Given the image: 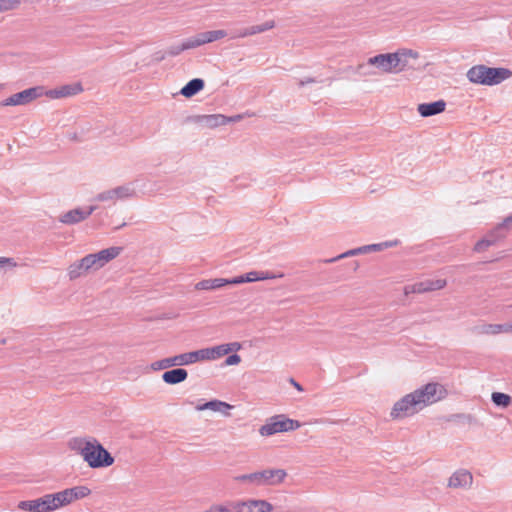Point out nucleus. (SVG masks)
<instances>
[{
    "label": "nucleus",
    "mask_w": 512,
    "mask_h": 512,
    "mask_svg": "<svg viewBox=\"0 0 512 512\" xmlns=\"http://www.w3.org/2000/svg\"><path fill=\"white\" fill-rule=\"evenodd\" d=\"M448 395L445 385L429 382L397 400L390 411L393 420L412 417L424 408L444 400Z\"/></svg>",
    "instance_id": "f257e3e1"
},
{
    "label": "nucleus",
    "mask_w": 512,
    "mask_h": 512,
    "mask_svg": "<svg viewBox=\"0 0 512 512\" xmlns=\"http://www.w3.org/2000/svg\"><path fill=\"white\" fill-rule=\"evenodd\" d=\"M90 493L87 486H74L36 499L20 501L18 509L23 512H54L87 497Z\"/></svg>",
    "instance_id": "f03ea898"
},
{
    "label": "nucleus",
    "mask_w": 512,
    "mask_h": 512,
    "mask_svg": "<svg viewBox=\"0 0 512 512\" xmlns=\"http://www.w3.org/2000/svg\"><path fill=\"white\" fill-rule=\"evenodd\" d=\"M68 447L91 468L109 467L114 463L111 454L95 438L74 437L69 440Z\"/></svg>",
    "instance_id": "7ed1b4c3"
},
{
    "label": "nucleus",
    "mask_w": 512,
    "mask_h": 512,
    "mask_svg": "<svg viewBox=\"0 0 512 512\" xmlns=\"http://www.w3.org/2000/svg\"><path fill=\"white\" fill-rule=\"evenodd\" d=\"M466 76L471 83L494 86L509 79L512 76V71L503 67L475 65L467 71Z\"/></svg>",
    "instance_id": "20e7f679"
},
{
    "label": "nucleus",
    "mask_w": 512,
    "mask_h": 512,
    "mask_svg": "<svg viewBox=\"0 0 512 512\" xmlns=\"http://www.w3.org/2000/svg\"><path fill=\"white\" fill-rule=\"evenodd\" d=\"M300 426L301 424L297 420L279 414L267 419L266 423L259 428V434L263 437H269L277 433L296 430Z\"/></svg>",
    "instance_id": "39448f33"
},
{
    "label": "nucleus",
    "mask_w": 512,
    "mask_h": 512,
    "mask_svg": "<svg viewBox=\"0 0 512 512\" xmlns=\"http://www.w3.org/2000/svg\"><path fill=\"white\" fill-rule=\"evenodd\" d=\"M136 189L133 183H125L111 189L98 193L94 200L108 204H115L119 200H126L136 197Z\"/></svg>",
    "instance_id": "423d86ee"
},
{
    "label": "nucleus",
    "mask_w": 512,
    "mask_h": 512,
    "mask_svg": "<svg viewBox=\"0 0 512 512\" xmlns=\"http://www.w3.org/2000/svg\"><path fill=\"white\" fill-rule=\"evenodd\" d=\"M287 472L284 469L273 468L253 472V486H277L284 482Z\"/></svg>",
    "instance_id": "0eeeda50"
},
{
    "label": "nucleus",
    "mask_w": 512,
    "mask_h": 512,
    "mask_svg": "<svg viewBox=\"0 0 512 512\" xmlns=\"http://www.w3.org/2000/svg\"><path fill=\"white\" fill-rule=\"evenodd\" d=\"M44 93V88L41 86L32 87L25 89L21 92L15 93L10 97L6 98L1 105L2 106H18L26 105L33 100L41 97Z\"/></svg>",
    "instance_id": "6e6552de"
},
{
    "label": "nucleus",
    "mask_w": 512,
    "mask_h": 512,
    "mask_svg": "<svg viewBox=\"0 0 512 512\" xmlns=\"http://www.w3.org/2000/svg\"><path fill=\"white\" fill-rule=\"evenodd\" d=\"M473 485V475L467 469H457L448 478L447 487L450 489L469 490Z\"/></svg>",
    "instance_id": "1a4fd4ad"
},
{
    "label": "nucleus",
    "mask_w": 512,
    "mask_h": 512,
    "mask_svg": "<svg viewBox=\"0 0 512 512\" xmlns=\"http://www.w3.org/2000/svg\"><path fill=\"white\" fill-rule=\"evenodd\" d=\"M445 279H426L411 285H407L404 288L405 294L410 293H424L435 290H440L446 286Z\"/></svg>",
    "instance_id": "9d476101"
},
{
    "label": "nucleus",
    "mask_w": 512,
    "mask_h": 512,
    "mask_svg": "<svg viewBox=\"0 0 512 512\" xmlns=\"http://www.w3.org/2000/svg\"><path fill=\"white\" fill-rule=\"evenodd\" d=\"M96 206H89L87 208H75L63 213L59 217V221L66 225L78 224L87 219L95 210Z\"/></svg>",
    "instance_id": "9b49d317"
},
{
    "label": "nucleus",
    "mask_w": 512,
    "mask_h": 512,
    "mask_svg": "<svg viewBox=\"0 0 512 512\" xmlns=\"http://www.w3.org/2000/svg\"><path fill=\"white\" fill-rule=\"evenodd\" d=\"M188 365H190L188 353L185 352L182 354H178V355H175L172 357H167V358H163L161 360L155 361L151 364V369L154 371H159V370H165V369H168L171 367L181 368V366H188Z\"/></svg>",
    "instance_id": "f8f14e48"
},
{
    "label": "nucleus",
    "mask_w": 512,
    "mask_h": 512,
    "mask_svg": "<svg viewBox=\"0 0 512 512\" xmlns=\"http://www.w3.org/2000/svg\"><path fill=\"white\" fill-rule=\"evenodd\" d=\"M273 505L266 500L249 499L237 501V512H271Z\"/></svg>",
    "instance_id": "ddd939ff"
},
{
    "label": "nucleus",
    "mask_w": 512,
    "mask_h": 512,
    "mask_svg": "<svg viewBox=\"0 0 512 512\" xmlns=\"http://www.w3.org/2000/svg\"><path fill=\"white\" fill-rule=\"evenodd\" d=\"M369 63L381 73H397L393 53L378 54L369 58Z\"/></svg>",
    "instance_id": "4468645a"
},
{
    "label": "nucleus",
    "mask_w": 512,
    "mask_h": 512,
    "mask_svg": "<svg viewBox=\"0 0 512 512\" xmlns=\"http://www.w3.org/2000/svg\"><path fill=\"white\" fill-rule=\"evenodd\" d=\"M227 35H228L227 31L222 30V29L200 32V33L190 37L191 43L189 45L193 46V49H194V48H197L204 44L212 43L214 41L223 39Z\"/></svg>",
    "instance_id": "2eb2a0df"
},
{
    "label": "nucleus",
    "mask_w": 512,
    "mask_h": 512,
    "mask_svg": "<svg viewBox=\"0 0 512 512\" xmlns=\"http://www.w3.org/2000/svg\"><path fill=\"white\" fill-rule=\"evenodd\" d=\"M397 73L412 67L411 60H417L419 53L412 49H399L393 53Z\"/></svg>",
    "instance_id": "dca6fc26"
},
{
    "label": "nucleus",
    "mask_w": 512,
    "mask_h": 512,
    "mask_svg": "<svg viewBox=\"0 0 512 512\" xmlns=\"http://www.w3.org/2000/svg\"><path fill=\"white\" fill-rule=\"evenodd\" d=\"M233 408L232 405L221 401V400H211L202 404H197L195 409L197 411H204V410H210L212 412L220 413L221 415L225 417L230 416V410Z\"/></svg>",
    "instance_id": "f3484780"
},
{
    "label": "nucleus",
    "mask_w": 512,
    "mask_h": 512,
    "mask_svg": "<svg viewBox=\"0 0 512 512\" xmlns=\"http://www.w3.org/2000/svg\"><path fill=\"white\" fill-rule=\"evenodd\" d=\"M504 237L505 233H501L497 227H494L487 233L485 237H483L475 244L474 250L476 252H483L490 246L494 245L497 241L503 239Z\"/></svg>",
    "instance_id": "a211bd4d"
},
{
    "label": "nucleus",
    "mask_w": 512,
    "mask_h": 512,
    "mask_svg": "<svg viewBox=\"0 0 512 512\" xmlns=\"http://www.w3.org/2000/svg\"><path fill=\"white\" fill-rule=\"evenodd\" d=\"M444 100H438L431 103L419 104L417 110L422 117H430L442 113L445 110Z\"/></svg>",
    "instance_id": "6ab92c4d"
},
{
    "label": "nucleus",
    "mask_w": 512,
    "mask_h": 512,
    "mask_svg": "<svg viewBox=\"0 0 512 512\" xmlns=\"http://www.w3.org/2000/svg\"><path fill=\"white\" fill-rule=\"evenodd\" d=\"M188 377L187 370L183 368H175L168 371H165L162 374V380L169 385H176L181 382H184Z\"/></svg>",
    "instance_id": "aec40b11"
},
{
    "label": "nucleus",
    "mask_w": 512,
    "mask_h": 512,
    "mask_svg": "<svg viewBox=\"0 0 512 512\" xmlns=\"http://www.w3.org/2000/svg\"><path fill=\"white\" fill-rule=\"evenodd\" d=\"M122 250V247L113 246L97 252L96 255L99 259V262L101 263V266L104 267L108 262L118 257Z\"/></svg>",
    "instance_id": "412c9836"
},
{
    "label": "nucleus",
    "mask_w": 512,
    "mask_h": 512,
    "mask_svg": "<svg viewBox=\"0 0 512 512\" xmlns=\"http://www.w3.org/2000/svg\"><path fill=\"white\" fill-rule=\"evenodd\" d=\"M122 250V247L113 246L97 252L96 255L99 259V262L101 263V266L104 267L108 262L118 257Z\"/></svg>",
    "instance_id": "4be33fe9"
},
{
    "label": "nucleus",
    "mask_w": 512,
    "mask_h": 512,
    "mask_svg": "<svg viewBox=\"0 0 512 512\" xmlns=\"http://www.w3.org/2000/svg\"><path fill=\"white\" fill-rule=\"evenodd\" d=\"M88 272L90 271L83 258L72 263L67 269V274L70 280H75Z\"/></svg>",
    "instance_id": "5701e85b"
},
{
    "label": "nucleus",
    "mask_w": 512,
    "mask_h": 512,
    "mask_svg": "<svg viewBox=\"0 0 512 512\" xmlns=\"http://www.w3.org/2000/svg\"><path fill=\"white\" fill-rule=\"evenodd\" d=\"M199 122L209 128H215L227 124L229 119L221 114H212L200 116Z\"/></svg>",
    "instance_id": "b1692460"
},
{
    "label": "nucleus",
    "mask_w": 512,
    "mask_h": 512,
    "mask_svg": "<svg viewBox=\"0 0 512 512\" xmlns=\"http://www.w3.org/2000/svg\"><path fill=\"white\" fill-rule=\"evenodd\" d=\"M204 88V81L200 78H194L190 80L180 91V93L186 97L190 98L196 95L199 91Z\"/></svg>",
    "instance_id": "393cba45"
},
{
    "label": "nucleus",
    "mask_w": 512,
    "mask_h": 512,
    "mask_svg": "<svg viewBox=\"0 0 512 512\" xmlns=\"http://www.w3.org/2000/svg\"><path fill=\"white\" fill-rule=\"evenodd\" d=\"M477 332L482 335L496 336L499 334H505V323L502 324H491L484 323L477 326Z\"/></svg>",
    "instance_id": "a878e982"
},
{
    "label": "nucleus",
    "mask_w": 512,
    "mask_h": 512,
    "mask_svg": "<svg viewBox=\"0 0 512 512\" xmlns=\"http://www.w3.org/2000/svg\"><path fill=\"white\" fill-rule=\"evenodd\" d=\"M244 275L247 283L283 277V274L276 275L269 271H250Z\"/></svg>",
    "instance_id": "bb28decb"
},
{
    "label": "nucleus",
    "mask_w": 512,
    "mask_h": 512,
    "mask_svg": "<svg viewBox=\"0 0 512 512\" xmlns=\"http://www.w3.org/2000/svg\"><path fill=\"white\" fill-rule=\"evenodd\" d=\"M190 365L197 362L212 361L211 347L187 352Z\"/></svg>",
    "instance_id": "cd10ccee"
},
{
    "label": "nucleus",
    "mask_w": 512,
    "mask_h": 512,
    "mask_svg": "<svg viewBox=\"0 0 512 512\" xmlns=\"http://www.w3.org/2000/svg\"><path fill=\"white\" fill-rule=\"evenodd\" d=\"M227 285L226 279L224 278H215V279H205L201 280L195 285V289L197 290H214Z\"/></svg>",
    "instance_id": "c85d7f7f"
},
{
    "label": "nucleus",
    "mask_w": 512,
    "mask_h": 512,
    "mask_svg": "<svg viewBox=\"0 0 512 512\" xmlns=\"http://www.w3.org/2000/svg\"><path fill=\"white\" fill-rule=\"evenodd\" d=\"M205 512H237V501H227L222 504H213Z\"/></svg>",
    "instance_id": "c756f323"
},
{
    "label": "nucleus",
    "mask_w": 512,
    "mask_h": 512,
    "mask_svg": "<svg viewBox=\"0 0 512 512\" xmlns=\"http://www.w3.org/2000/svg\"><path fill=\"white\" fill-rule=\"evenodd\" d=\"M491 400L496 406L502 408L508 407L512 402V398L508 394L502 392H493Z\"/></svg>",
    "instance_id": "7c9ffc66"
},
{
    "label": "nucleus",
    "mask_w": 512,
    "mask_h": 512,
    "mask_svg": "<svg viewBox=\"0 0 512 512\" xmlns=\"http://www.w3.org/2000/svg\"><path fill=\"white\" fill-rule=\"evenodd\" d=\"M190 43H191V39L189 37V38L185 39L179 45H171L166 50L167 51V55L168 56H177V55H179L181 52H183L185 50L193 49V46L189 45Z\"/></svg>",
    "instance_id": "2f4dec72"
},
{
    "label": "nucleus",
    "mask_w": 512,
    "mask_h": 512,
    "mask_svg": "<svg viewBox=\"0 0 512 512\" xmlns=\"http://www.w3.org/2000/svg\"><path fill=\"white\" fill-rule=\"evenodd\" d=\"M61 98L77 95L82 91V86L79 83L72 85H64L59 88Z\"/></svg>",
    "instance_id": "473e14b6"
},
{
    "label": "nucleus",
    "mask_w": 512,
    "mask_h": 512,
    "mask_svg": "<svg viewBox=\"0 0 512 512\" xmlns=\"http://www.w3.org/2000/svg\"><path fill=\"white\" fill-rule=\"evenodd\" d=\"M357 73L361 76H375L378 74L377 69L373 64L369 63V59L366 63L359 64L357 67Z\"/></svg>",
    "instance_id": "72a5a7b5"
},
{
    "label": "nucleus",
    "mask_w": 512,
    "mask_h": 512,
    "mask_svg": "<svg viewBox=\"0 0 512 512\" xmlns=\"http://www.w3.org/2000/svg\"><path fill=\"white\" fill-rule=\"evenodd\" d=\"M89 271H97L102 268L101 263L96 255V253L88 254L83 257Z\"/></svg>",
    "instance_id": "f704fd0d"
},
{
    "label": "nucleus",
    "mask_w": 512,
    "mask_h": 512,
    "mask_svg": "<svg viewBox=\"0 0 512 512\" xmlns=\"http://www.w3.org/2000/svg\"><path fill=\"white\" fill-rule=\"evenodd\" d=\"M274 26H275V22L270 20V21H266L259 25L250 26V29L252 31V35H255V34H259V33L268 31V30L274 28Z\"/></svg>",
    "instance_id": "c9c22d12"
},
{
    "label": "nucleus",
    "mask_w": 512,
    "mask_h": 512,
    "mask_svg": "<svg viewBox=\"0 0 512 512\" xmlns=\"http://www.w3.org/2000/svg\"><path fill=\"white\" fill-rule=\"evenodd\" d=\"M398 244V241H385L381 243L369 244L371 252H380L385 249L394 247Z\"/></svg>",
    "instance_id": "e433bc0d"
},
{
    "label": "nucleus",
    "mask_w": 512,
    "mask_h": 512,
    "mask_svg": "<svg viewBox=\"0 0 512 512\" xmlns=\"http://www.w3.org/2000/svg\"><path fill=\"white\" fill-rule=\"evenodd\" d=\"M212 361L218 360L221 357L228 355V351L225 344L211 347Z\"/></svg>",
    "instance_id": "4c0bfd02"
},
{
    "label": "nucleus",
    "mask_w": 512,
    "mask_h": 512,
    "mask_svg": "<svg viewBox=\"0 0 512 512\" xmlns=\"http://www.w3.org/2000/svg\"><path fill=\"white\" fill-rule=\"evenodd\" d=\"M498 230L501 233H505V235L512 229V214L508 217H506L501 223H499L497 226Z\"/></svg>",
    "instance_id": "58836bf2"
},
{
    "label": "nucleus",
    "mask_w": 512,
    "mask_h": 512,
    "mask_svg": "<svg viewBox=\"0 0 512 512\" xmlns=\"http://www.w3.org/2000/svg\"><path fill=\"white\" fill-rule=\"evenodd\" d=\"M234 481L253 486V472L249 474L235 476Z\"/></svg>",
    "instance_id": "ea45409f"
},
{
    "label": "nucleus",
    "mask_w": 512,
    "mask_h": 512,
    "mask_svg": "<svg viewBox=\"0 0 512 512\" xmlns=\"http://www.w3.org/2000/svg\"><path fill=\"white\" fill-rule=\"evenodd\" d=\"M357 255V252H356V248L354 249H350L334 258H331V259H328L326 260V262L328 263H331V262H335V261H338L340 259H344V258H347V257H352V256H356Z\"/></svg>",
    "instance_id": "a19ab883"
},
{
    "label": "nucleus",
    "mask_w": 512,
    "mask_h": 512,
    "mask_svg": "<svg viewBox=\"0 0 512 512\" xmlns=\"http://www.w3.org/2000/svg\"><path fill=\"white\" fill-rule=\"evenodd\" d=\"M16 265L17 264L13 258L0 257V271L7 267H9V268L16 267Z\"/></svg>",
    "instance_id": "79ce46f5"
},
{
    "label": "nucleus",
    "mask_w": 512,
    "mask_h": 512,
    "mask_svg": "<svg viewBox=\"0 0 512 512\" xmlns=\"http://www.w3.org/2000/svg\"><path fill=\"white\" fill-rule=\"evenodd\" d=\"M241 362V358L238 354L229 355L225 360L226 366L238 365Z\"/></svg>",
    "instance_id": "37998d69"
},
{
    "label": "nucleus",
    "mask_w": 512,
    "mask_h": 512,
    "mask_svg": "<svg viewBox=\"0 0 512 512\" xmlns=\"http://www.w3.org/2000/svg\"><path fill=\"white\" fill-rule=\"evenodd\" d=\"M248 36H252V31H251L250 27L239 30L235 35H232L231 38L232 39L244 38V37H248Z\"/></svg>",
    "instance_id": "c03bdc74"
},
{
    "label": "nucleus",
    "mask_w": 512,
    "mask_h": 512,
    "mask_svg": "<svg viewBox=\"0 0 512 512\" xmlns=\"http://www.w3.org/2000/svg\"><path fill=\"white\" fill-rule=\"evenodd\" d=\"M227 285H238L242 283H247L245 275L236 276L232 279H226Z\"/></svg>",
    "instance_id": "a18cd8bd"
},
{
    "label": "nucleus",
    "mask_w": 512,
    "mask_h": 512,
    "mask_svg": "<svg viewBox=\"0 0 512 512\" xmlns=\"http://www.w3.org/2000/svg\"><path fill=\"white\" fill-rule=\"evenodd\" d=\"M43 95H46L47 97H49L51 99H59V98H61V96H60V89L59 88L52 89V90H47V91L44 90Z\"/></svg>",
    "instance_id": "49530a36"
},
{
    "label": "nucleus",
    "mask_w": 512,
    "mask_h": 512,
    "mask_svg": "<svg viewBox=\"0 0 512 512\" xmlns=\"http://www.w3.org/2000/svg\"><path fill=\"white\" fill-rule=\"evenodd\" d=\"M225 345H226L228 354L230 352H236V351H238V350H240L242 348V345L239 342L226 343Z\"/></svg>",
    "instance_id": "de8ad7c7"
},
{
    "label": "nucleus",
    "mask_w": 512,
    "mask_h": 512,
    "mask_svg": "<svg viewBox=\"0 0 512 512\" xmlns=\"http://www.w3.org/2000/svg\"><path fill=\"white\" fill-rule=\"evenodd\" d=\"M356 252H357V255L372 253L371 250H370V245H364V246H361V247H357L356 248Z\"/></svg>",
    "instance_id": "09e8293b"
},
{
    "label": "nucleus",
    "mask_w": 512,
    "mask_h": 512,
    "mask_svg": "<svg viewBox=\"0 0 512 512\" xmlns=\"http://www.w3.org/2000/svg\"><path fill=\"white\" fill-rule=\"evenodd\" d=\"M166 56H167V51H166V52L158 51V52H156V53L153 55L154 60H155L156 62H160V61L164 60V59L166 58Z\"/></svg>",
    "instance_id": "8fccbe9b"
},
{
    "label": "nucleus",
    "mask_w": 512,
    "mask_h": 512,
    "mask_svg": "<svg viewBox=\"0 0 512 512\" xmlns=\"http://www.w3.org/2000/svg\"><path fill=\"white\" fill-rule=\"evenodd\" d=\"M289 383L296 388L299 392H302L304 389L301 384H299L294 378L289 379Z\"/></svg>",
    "instance_id": "3c124183"
},
{
    "label": "nucleus",
    "mask_w": 512,
    "mask_h": 512,
    "mask_svg": "<svg viewBox=\"0 0 512 512\" xmlns=\"http://www.w3.org/2000/svg\"><path fill=\"white\" fill-rule=\"evenodd\" d=\"M314 82H316V80L314 78L307 77V78L300 80L299 86H304V85L314 83Z\"/></svg>",
    "instance_id": "603ef678"
},
{
    "label": "nucleus",
    "mask_w": 512,
    "mask_h": 512,
    "mask_svg": "<svg viewBox=\"0 0 512 512\" xmlns=\"http://www.w3.org/2000/svg\"><path fill=\"white\" fill-rule=\"evenodd\" d=\"M10 1L1 0L0 1V12L5 11L11 8V6L8 5Z\"/></svg>",
    "instance_id": "864d4df0"
},
{
    "label": "nucleus",
    "mask_w": 512,
    "mask_h": 512,
    "mask_svg": "<svg viewBox=\"0 0 512 512\" xmlns=\"http://www.w3.org/2000/svg\"><path fill=\"white\" fill-rule=\"evenodd\" d=\"M512 333V321L505 323V334Z\"/></svg>",
    "instance_id": "5fc2aeb1"
},
{
    "label": "nucleus",
    "mask_w": 512,
    "mask_h": 512,
    "mask_svg": "<svg viewBox=\"0 0 512 512\" xmlns=\"http://www.w3.org/2000/svg\"><path fill=\"white\" fill-rule=\"evenodd\" d=\"M6 342L5 339L0 340V344H4Z\"/></svg>",
    "instance_id": "6e6d98bb"
}]
</instances>
